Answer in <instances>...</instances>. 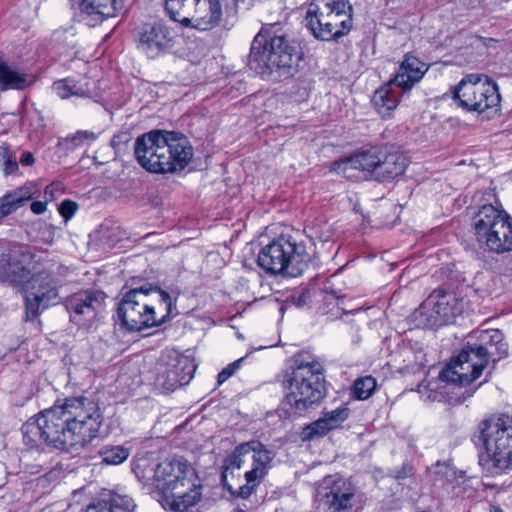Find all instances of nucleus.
Masks as SVG:
<instances>
[{
    "instance_id": "nucleus-46",
    "label": "nucleus",
    "mask_w": 512,
    "mask_h": 512,
    "mask_svg": "<svg viewBox=\"0 0 512 512\" xmlns=\"http://www.w3.org/2000/svg\"><path fill=\"white\" fill-rule=\"evenodd\" d=\"M184 425H186V423H184L183 425H179V426H177V427H176V430L180 431Z\"/></svg>"
},
{
    "instance_id": "nucleus-35",
    "label": "nucleus",
    "mask_w": 512,
    "mask_h": 512,
    "mask_svg": "<svg viewBox=\"0 0 512 512\" xmlns=\"http://www.w3.org/2000/svg\"><path fill=\"white\" fill-rule=\"evenodd\" d=\"M106 503L110 512H134L136 507L133 499L127 495L113 494Z\"/></svg>"
},
{
    "instance_id": "nucleus-42",
    "label": "nucleus",
    "mask_w": 512,
    "mask_h": 512,
    "mask_svg": "<svg viewBox=\"0 0 512 512\" xmlns=\"http://www.w3.org/2000/svg\"><path fill=\"white\" fill-rule=\"evenodd\" d=\"M46 209H47L46 202L34 201L31 204V211L36 215H40V214L44 213L46 211Z\"/></svg>"
},
{
    "instance_id": "nucleus-18",
    "label": "nucleus",
    "mask_w": 512,
    "mask_h": 512,
    "mask_svg": "<svg viewBox=\"0 0 512 512\" xmlns=\"http://www.w3.org/2000/svg\"><path fill=\"white\" fill-rule=\"evenodd\" d=\"M156 370L155 384L165 391L189 385L192 380V360L185 356H176L172 363L160 362Z\"/></svg>"
},
{
    "instance_id": "nucleus-12",
    "label": "nucleus",
    "mask_w": 512,
    "mask_h": 512,
    "mask_svg": "<svg viewBox=\"0 0 512 512\" xmlns=\"http://www.w3.org/2000/svg\"><path fill=\"white\" fill-rule=\"evenodd\" d=\"M454 101L469 112L496 109L501 97L498 85L483 74H468L453 89Z\"/></svg>"
},
{
    "instance_id": "nucleus-45",
    "label": "nucleus",
    "mask_w": 512,
    "mask_h": 512,
    "mask_svg": "<svg viewBox=\"0 0 512 512\" xmlns=\"http://www.w3.org/2000/svg\"><path fill=\"white\" fill-rule=\"evenodd\" d=\"M247 0H234L235 5H238L239 3H245Z\"/></svg>"
},
{
    "instance_id": "nucleus-33",
    "label": "nucleus",
    "mask_w": 512,
    "mask_h": 512,
    "mask_svg": "<svg viewBox=\"0 0 512 512\" xmlns=\"http://www.w3.org/2000/svg\"><path fill=\"white\" fill-rule=\"evenodd\" d=\"M482 341L488 345L485 346L489 351L494 348L498 353V358L507 354L506 345L503 343V334L499 330L485 331L481 336Z\"/></svg>"
},
{
    "instance_id": "nucleus-23",
    "label": "nucleus",
    "mask_w": 512,
    "mask_h": 512,
    "mask_svg": "<svg viewBox=\"0 0 512 512\" xmlns=\"http://www.w3.org/2000/svg\"><path fill=\"white\" fill-rule=\"evenodd\" d=\"M222 16L220 0H194V29L211 30L219 25Z\"/></svg>"
},
{
    "instance_id": "nucleus-10",
    "label": "nucleus",
    "mask_w": 512,
    "mask_h": 512,
    "mask_svg": "<svg viewBox=\"0 0 512 512\" xmlns=\"http://www.w3.org/2000/svg\"><path fill=\"white\" fill-rule=\"evenodd\" d=\"M188 467L180 459L166 460L159 463L154 472V486L163 493L166 504L175 512H188L192 506V482L186 477Z\"/></svg>"
},
{
    "instance_id": "nucleus-14",
    "label": "nucleus",
    "mask_w": 512,
    "mask_h": 512,
    "mask_svg": "<svg viewBox=\"0 0 512 512\" xmlns=\"http://www.w3.org/2000/svg\"><path fill=\"white\" fill-rule=\"evenodd\" d=\"M493 352L484 345L467 346L440 372L447 383L465 386L479 378Z\"/></svg>"
},
{
    "instance_id": "nucleus-24",
    "label": "nucleus",
    "mask_w": 512,
    "mask_h": 512,
    "mask_svg": "<svg viewBox=\"0 0 512 512\" xmlns=\"http://www.w3.org/2000/svg\"><path fill=\"white\" fill-rule=\"evenodd\" d=\"M427 70L426 64L417 57L406 55L391 82L407 91L423 78Z\"/></svg>"
},
{
    "instance_id": "nucleus-11",
    "label": "nucleus",
    "mask_w": 512,
    "mask_h": 512,
    "mask_svg": "<svg viewBox=\"0 0 512 512\" xmlns=\"http://www.w3.org/2000/svg\"><path fill=\"white\" fill-rule=\"evenodd\" d=\"M258 266L266 273L297 277L307 267L304 249L290 236H280L264 246L257 257Z\"/></svg>"
},
{
    "instance_id": "nucleus-27",
    "label": "nucleus",
    "mask_w": 512,
    "mask_h": 512,
    "mask_svg": "<svg viewBox=\"0 0 512 512\" xmlns=\"http://www.w3.org/2000/svg\"><path fill=\"white\" fill-rule=\"evenodd\" d=\"M74 7L102 21L118 14L123 9V0H85L83 3L75 4Z\"/></svg>"
},
{
    "instance_id": "nucleus-20",
    "label": "nucleus",
    "mask_w": 512,
    "mask_h": 512,
    "mask_svg": "<svg viewBox=\"0 0 512 512\" xmlns=\"http://www.w3.org/2000/svg\"><path fill=\"white\" fill-rule=\"evenodd\" d=\"M426 304L431 306L433 325L442 326L452 322L461 313L462 306L455 295L448 293H433Z\"/></svg>"
},
{
    "instance_id": "nucleus-16",
    "label": "nucleus",
    "mask_w": 512,
    "mask_h": 512,
    "mask_svg": "<svg viewBox=\"0 0 512 512\" xmlns=\"http://www.w3.org/2000/svg\"><path fill=\"white\" fill-rule=\"evenodd\" d=\"M319 495L327 512H354L359 506L355 487L341 477L328 476L324 478Z\"/></svg>"
},
{
    "instance_id": "nucleus-44",
    "label": "nucleus",
    "mask_w": 512,
    "mask_h": 512,
    "mask_svg": "<svg viewBox=\"0 0 512 512\" xmlns=\"http://www.w3.org/2000/svg\"><path fill=\"white\" fill-rule=\"evenodd\" d=\"M69 1L71 2L72 6H75V4H77V3L85 2V0H69Z\"/></svg>"
},
{
    "instance_id": "nucleus-36",
    "label": "nucleus",
    "mask_w": 512,
    "mask_h": 512,
    "mask_svg": "<svg viewBox=\"0 0 512 512\" xmlns=\"http://www.w3.org/2000/svg\"><path fill=\"white\" fill-rule=\"evenodd\" d=\"M97 139V134L88 130H78L75 134L65 139L70 149H76L85 145H90Z\"/></svg>"
},
{
    "instance_id": "nucleus-47",
    "label": "nucleus",
    "mask_w": 512,
    "mask_h": 512,
    "mask_svg": "<svg viewBox=\"0 0 512 512\" xmlns=\"http://www.w3.org/2000/svg\"><path fill=\"white\" fill-rule=\"evenodd\" d=\"M232 512H244V510L237 508V509H234Z\"/></svg>"
},
{
    "instance_id": "nucleus-4",
    "label": "nucleus",
    "mask_w": 512,
    "mask_h": 512,
    "mask_svg": "<svg viewBox=\"0 0 512 512\" xmlns=\"http://www.w3.org/2000/svg\"><path fill=\"white\" fill-rule=\"evenodd\" d=\"M301 59L302 52L295 41L285 35L271 36L268 28H263L252 41L248 65L261 76L276 71L279 76L289 77L297 72Z\"/></svg>"
},
{
    "instance_id": "nucleus-7",
    "label": "nucleus",
    "mask_w": 512,
    "mask_h": 512,
    "mask_svg": "<svg viewBox=\"0 0 512 512\" xmlns=\"http://www.w3.org/2000/svg\"><path fill=\"white\" fill-rule=\"evenodd\" d=\"M408 165L406 156L397 151L369 149L355 153L338 163L337 170L347 178H353V171L359 170L365 178L389 182L402 175Z\"/></svg>"
},
{
    "instance_id": "nucleus-6",
    "label": "nucleus",
    "mask_w": 512,
    "mask_h": 512,
    "mask_svg": "<svg viewBox=\"0 0 512 512\" xmlns=\"http://www.w3.org/2000/svg\"><path fill=\"white\" fill-rule=\"evenodd\" d=\"M286 377L288 392L285 401L290 409L301 413L323 398V367L309 352L303 351L293 357Z\"/></svg>"
},
{
    "instance_id": "nucleus-40",
    "label": "nucleus",
    "mask_w": 512,
    "mask_h": 512,
    "mask_svg": "<svg viewBox=\"0 0 512 512\" xmlns=\"http://www.w3.org/2000/svg\"><path fill=\"white\" fill-rule=\"evenodd\" d=\"M63 186L60 182H53L45 188L44 194L47 200L56 199L62 192Z\"/></svg>"
},
{
    "instance_id": "nucleus-22",
    "label": "nucleus",
    "mask_w": 512,
    "mask_h": 512,
    "mask_svg": "<svg viewBox=\"0 0 512 512\" xmlns=\"http://www.w3.org/2000/svg\"><path fill=\"white\" fill-rule=\"evenodd\" d=\"M145 291L148 296L149 313L155 318V327L160 326L162 323L177 314L176 308L173 304V299L169 293L161 290L159 287H154L151 284H146Z\"/></svg>"
},
{
    "instance_id": "nucleus-1",
    "label": "nucleus",
    "mask_w": 512,
    "mask_h": 512,
    "mask_svg": "<svg viewBox=\"0 0 512 512\" xmlns=\"http://www.w3.org/2000/svg\"><path fill=\"white\" fill-rule=\"evenodd\" d=\"M102 417L97 404L84 396L67 398L40 412L22 427L29 448L46 443L56 449L85 447L97 437Z\"/></svg>"
},
{
    "instance_id": "nucleus-21",
    "label": "nucleus",
    "mask_w": 512,
    "mask_h": 512,
    "mask_svg": "<svg viewBox=\"0 0 512 512\" xmlns=\"http://www.w3.org/2000/svg\"><path fill=\"white\" fill-rule=\"evenodd\" d=\"M104 297L96 291H82L70 296L65 301L66 310L70 313L73 321H78V317H92L102 306Z\"/></svg>"
},
{
    "instance_id": "nucleus-3",
    "label": "nucleus",
    "mask_w": 512,
    "mask_h": 512,
    "mask_svg": "<svg viewBox=\"0 0 512 512\" xmlns=\"http://www.w3.org/2000/svg\"><path fill=\"white\" fill-rule=\"evenodd\" d=\"M134 154L143 169L157 174L183 170L192 158L187 136L167 130H152L137 137Z\"/></svg>"
},
{
    "instance_id": "nucleus-5",
    "label": "nucleus",
    "mask_w": 512,
    "mask_h": 512,
    "mask_svg": "<svg viewBox=\"0 0 512 512\" xmlns=\"http://www.w3.org/2000/svg\"><path fill=\"white\" fill-rule=\"evenodd\" d=\"M478 462L486 476L512 472V417L501 415L479 424Z\"/></svg>"
},
{
    "instance_id": "nucleus-19",
    "label": "nucleus",
    "mask_w": 512,
    "mask_h": 512,
    "mask_svg": "<svg viewBox=\"0 0 512 512\" xmlns=\"http://www.w3.org/2000/svg\"><path fill=\"white\" fill-rule=\"evenodd\" d=\"M168 28L160 23H145L138 28V48L153 58L162 52L170 41Z\"/></svg>"
},
{
    "instance_id": "nucleus-13",
    "label": "nucleus",
    "mask_w": 512,
    "mask_h": 512,
    "mask_svg": "<svg viewBox=\"0 0 512 512\" xmlns=\"http://www.w3.org/2000/svg\"><path fill=\"white\" fill-rule=\"evenodd\" d=\"M61 281L50 271H40L28 278L24 287L25 321L35 320L58 302Z\"/></svg>"
},
{
    "instance_id": "nucleus-41",
    "label": "nucleus",
    "mask_w": 512,
    "mask_h": 512,
    "mask_svg": "<svg viewBox=\"0 0 512 512\" xmlns=\"http://www.w3.org/2000/svg\"><path fill=\"white\" fill-rule=\"evenodd\" d=\"M86 512H110L106 500L99 501L98 503L91 504L87 507Z\"/></svg>"
},
{
    "instance_id": "nucleus-38",
    "label": "nucleus",
    "mask_w": 512,
    "mask_h": 512,
    "mask_svg": "<svg viewBox=\"0 0 512 512\" xmlns=\"http://www.w3.org/2000/svg\"><path fill=\"white\" fill-rule=\"evenodd\" d=\"M244 358H240L229 365H227L219 374L217 377L218 384H222L225 381H227L231 376L235 374V372L240 368L241 363L243 362Z\"/></svg>"
},
{
    "instance_id": "nucleus-17",
    "label": "nucleus",
    "mask_w": 512,
    "mask_h": 512,
    "mask_svg": "<svg viewBox=\"0 0 512 512\" xmlns=\"http://www.w3.org/2000/svg\"><path fill=\"white\" fill-rule=\"evenodd\" d=\"M34 255L24 245H12L0 256V281L12 284L25 283L30 274Z\"/></svg>"
},
{
    "instance_id": "nucleus-31",
    "label": "nucleus",
    "mask_w": 512,
    "mask_h": 512,
    "mask_svg": "<svg viewBox=\"0 0 512 512\" xmlns=\"http://www.w3.org/2000/svg\"><path fill=\"white\" fill-rule=\"evenodd\" d=\"M191 0H165V9L175 22H179L185 27L191 26Z\"/></svg>"
},
{
    "instance_id": "nucleus-8",
    "label": "nucleus",
    "mask_w": 512,
    "mask_h": 512,
    "mask_svg": "<svg viewBox=\"0 0 512 512\" xmlns=\"http://www.w3.org/2000/svg\"><path fill=\"white\" fill-rule=\"evenodd\" d=\"M351 10L347 0H311L305 15L306 26L316 39H339L351 30Z\"/></svg>"
},
{
    "instance_id": "nucleus-2",
    "label": "nucleus",
    "mask_w": 512,
    "mask_h": 512,
    "mask_svg": "<svg viewBox=\"0 0 512 512\" xmlns=\"http://www.w3.org/2000/svg\"><path fill=\"white\" fill-rule=\"evenodd\" d=\"M275 453L257 440L241 443L221 466L223 487L233 496L249 498L268 475Z\"/></svg>"
},
{
    "instance_id": "nucleus-37",
    "label": "nucleus",
    "mask_w": 512,
    "mask_h": 512,
    "mask_svg": "<svg viewBox=\"0 0 512 512\" xmlns=\"http://www.w3.org/2000/svg\"><path fill=\"white\" fill-rule=\"evenodd\" d=\"M0 165L5 175L12 174L18 170L16 155L8 147L0 146Z\"/></svg>"
},
{
    "instance_id": "nucleus-25",
    "label": "nucleus",
    "mask_w": 512,
    "mask_h": 512,
    "mask_svg": "<svg viewBox=\"0 0 512 512\" xmlns=\"http://www.w3.org/2000/svg\"><path fill=\"white\" fill-rule=\"evenodd\" d=\"M349 416V410L346 407H338L331 411L323 412V416L312 422L305 429L308 438L321 437L329 431L336 429L346 421Z\"/></svg>"
},
{
    "instance_id": "nucleus-9",
    "label": "nucleus",
    "mask_w": 512,
    "mask_h": 512,
    "mask_svg": "<svg viewBox=\"0 0 512 512\" xmlns=\"http://www.w3.org/2000/svg\"><path fill=\"white\" fill-rule=\"evenodd\" d=\"M473 225L481 247L496 254L512 251V218L501 206H481Z\"/></svg>"
},
{
    "instance_id": "nucleus-34",
    "label": "nucleus",
    "mask_w": 512,
    "mask_h": 512,
    "mask_svg": "<svg viewBox=\"0 0 512 512\" xmlns=\"http://www.w3.org/2000/svg\"><path fill=\"white\" fill-rule=\"evenodd\" d=\"M376 380L371 376L357 379L353 385V395L359 400L368 399L376 388Z\"/></svg>"
},
{
    "instance_id": "nucleus-30",
    "label": "nucleus",
    "mask_w": 512,
    "mask_h": 512,
    "mask_svg": "<svg viewBox=\"0 0 512 512\" xmlns=\"http://www.w3.org/2000/svg\"><path fill=\"white\" fill-rule=\"evenodd\" d=\"M391 80L375 91L372 102L377 112L383 117L389 116L390 113L398 106V96L393 91Z\"/></svg>"
},
{
    "instance_id": "nucleus-28",
    "label": "nucleus",
    "mask_w": 512,
    "mask_h": 512,
    "mask_svg": "<svg viewBox=\"0 0 512 512\" xmlns=\"http://www.w3.org/2000/svg\"><path fill=\"white\" fill-rule=\"evenodd\" d=\"M33 83L30 75L17 67L0 61V91L23 90Z\"/></svg>"
},
{
    "instance_id": "nucleus-43",
    "label": "nucleus",
    "mask_w": 512,
    "mask_h": 512,
    "mask_svg": "<svg viewBox=\"0 0 512 512\" xmlns=\"http://www.w3.org/2000/svg\"><path fill=\"white\" fill-rule=\"evenodd\" d=\"M20 163L25 166L32 165L34 163V157L30 152H24L21 155Z\"/></svg>"
},
{
    "instance_id": "nucleus-29",
    "label": "nucleus",
    "mask_w": 512,
    "mask_h": 512,
    "mask_svg": "<svg viewBox=\"0 0 512 512\" xmlns=\"http://www.w3.org/2000/svg\"><path fill=\"white\" fill-rule=\"evenodd\" d=\"M52 91L58 97L67 99L71 96L89 97L92 93L87 81H75L70 78L61 79L53 83Z\"/></svg>"
},
{
    "instance_id": "nucleus-39",
    "label": "nucleus",
    "mask_w": 512,
    "mask_h": 512,
    "mask_svg": "<svg viewBox=\"0 0 512 512\" xmlns=\"http://www.w3.org/2000/svg\"><path fill=\"white\" fill-rule=\"evenodd\" d=\"M78 209L76 202L71 200H64L59 206L60 215L67 221L71 219Z\"/></svg>"
},
{
    "instance_id": "nucleus-48",
    "label": "nucleus",
    "mask_w": 512,
    "mask_h": 512,
    "mask_svg": "<svg viewBox=\"0 0 512 512\" xmlns=\"http://www.w3.org/2000/svg\"><path fill=\"white\" fill-rule=\"evenodd\" d=\"M193 499H194V504L196 503V496L194 495L193 496Z\"/></svg>"
},
{
    "instance_id": "nucleus-26",
    "label": "nucleus",
    "mask_w": 512,
    "mask_h": 512,
    "mask_svg": "<svg viewBox=\"0 0 512 512\" xmlns=\"http://www.w3.org/2000/svg\"><path fill=\"white\" fill-rule=\"evenodd\" d=\"M36 189L32 183L7 192L0 198V222L6 216L16 212L23 207L26 202L32 199Z\"/></svg>"
},
{
    "instance_id": "nucleus-15",
    "label": "nucleus",
    "mask_w": 512,
    "mask_h": 512,
    "mask_svg": "<svg viewBox=\"0 0 512 512\" xmlns=\"http://www.w3.org/2000/svg\"><path fill=\"white\" fill-rule=\"evenodd\" d=\"M148 296L145 286L130 289L118 304L117 316L121 325L128 331H142L155 327V318L149 313Z\"/></svg>"
},
{
    "instance_id": "nucleus-32",
    "label": "nucleus",
    "mask_w": 512,
    "mask_h": 512,
    "mask_svg": "<svg viewBox=\"0 0 512 512\" xmlns=\"http://www.w3.org/2000/svg\"><path fill=\"white\" fill-rule=\"evenodd\" d=\"M98 454L102 458L103 463L107 465H119L129 457L130 452L121 445H106L98 451Z\"/></svg>"
}]
</instances>
